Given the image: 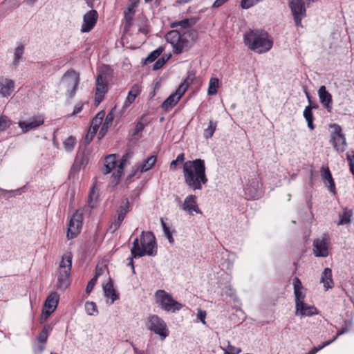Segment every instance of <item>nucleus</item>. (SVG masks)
I'll use <instances>...</instances> for the list:
<instances>
[{"mask_svg": "<svg viewBox=\"0 0 354 354\" xmlns=\"http://www.w3.org/2000/svg\"><path fill=\"white\" fill-rule=\"evenodd\" d=\"M72 259L73 254L71 252H68L62 256L57 273V283L56 286L58 290H64L70 284Z\"/></svg>", "mask_w": 354, "mask_h": 354, "instance_id": "nucleus-5", "label": "nucleus"}, {"mask_svg": "<svg viewBox=\"0 0 354 354\" xmlns=\"http://www.w3.org/2000/svg\"><path fill=\"white\" fill-rule=\"evenodd\" d=\"M333 343V341H326V342H324V343H322L321 345L318 346H315L313 347L310 351H308V353L309 354H315L317 353L318 351H319L320 350H322V348H324V347L330 345V344Z\"/></svg>", "mask_w": 354, "mask_h": 354, "instance_id": "nucleus-53", "label": "nucleus"}, {"mask_svg": "<svg viewBox=\"0 0 354 354\" xmlns=\"http://www.w3.org/2000/svg\"><path fill=\"white\" fill-rule=\"evenodd\" d=\"M289 3L292 15H306L304 0H290Z\"/></svg>", "mask_w": 354, "mask_h": 354, "instance_id": "nucleus-26", "label": "nucleus"}, {"mask_svg": "<svg viewBox=\"0 0 354 354\" xmlns=\"http://www.w3.org/2000/svg\"><path fill=\"white\" fill-rule=\"evenodd\" d=\"M195 79L196 71L194 70L188 71L186 79L180 85H184L186 91L188 86L194 82Z\"/></svg>", "mask_w": 354, "mask_h": 354, "instance_id": "nucleus-44", "label": "nucleus"}, {"mask_svg": "<svg viewBox=\"0 0 354 354\" xmlns=\"http://www.w3.org/2000/svg\"><path fill=\"white\" fill-rule=\"evenodd\" d=\"M303 115L307 122L308 127L311 130L314 129H315V126L313 124V119L314 118H313V112H312V106L310 105L306 106V108L304 111Z\"/></svg>", "mask_w": 354, "mask_h": 354, "instance_id": "nucleus-35", "label": "nucleus"}, {"mask_svg": "<svg viewBox=\"0 0 354 354\" xmlns=\"http://www.w3.org/2000/svg\"><path fill=\"white\" fill-rule=\"evenodd\" d=\"M293 286H294V294L295 296V304H299V301L304 302L305 295L301 292L303 286H302L301 281L298 278L294 279Z\"/></svg>", "mask_w": 354, "mask_h": 354, "instance_id": "nucleus-28", "label": "nucleus"}, {"mask_svg": "<svg viewBox=\"0 0 354 354\" xmlns=\"http://www.w3.org/2000/svg\"><path fill=\"white\" fill-rule=\"evenodd\" d=\"M342 328L346 330V332L354 330V323L352 319L344 320Z\"/></svg>", "mask_w": 354, "mask_h": 354, "instance_id": "nucleus-56", "label": "nucleus"}, {"mask_svg": "<svg viewBox=\"0 0 354 354\" xmlns=\"http://www.w3.org/2000/svg\"><path fill=\"white\" fill-rule=\"evenodd\" d=\"M353 216V211L348 207H345L343 209L342 213L339 215V221L338 222L339 225H344L349 224L351 222V218Z\"/></svg>", "mask_w": 354, "mask_h": 354, "instance_id": "nucleus-33", "label": "nucleus"}, {"mask_svg": "<svg viewBox=\"0 0 354 354\" xmlns=\"http://www.w3.org/2000/svg\"><path fill=\"white\" fill-rule=\"evenodd\" d=\"M10 120L7 117H0V131H5L10 126Z\"/></svg>", "mask_w": 354, "mask_h": 354, "instance_id": "nucleus-50", "label": "nucleus"}, {"mask_svg": "<svg viewBox=\"0 0 354 354\" xmlns=\"http://www.w3.org/2000/svg\"><path fill=\"white\" fill-rule=\"evenodd\" d=\"M136 98H134L131 95H129V94L128 93V95L127 96L124 102L123 109L129 107L134 102Z\"/></svg>", "mask_w": 354, "mask_h": 354, "instance_id": "nucleus-59", "label": "nucleus"}, {"mask_svg": "<svg viewBox=\"0 0 354 354\" xmlns=\"http://www.w3.org/2000/svg\"><path fill=\"white\" fill-rule=\"evenodd\" d=\"M183 169L185 183L190 189L201 190L203 185L207 183L204 160H187L184 162Z\"/></svg>", "mask_w": 354, "mask_h": 354, "instance_id": "nucleus-1", "label": "nucleus"}, {"mask_svg": "<svg viewBox=\"0 0 354 354\" xmlns=\"http://www.w3.org/2000/svg\"><path fill=\"white\" fill-rule=\"evenodd\" d=\"M262 184L258 177H254L249 179L245 187L244 188L245 194L251 199H258L261 197Z\"/></svg>", "mask_w": 354, "mask_h": 354, "instance_id": "nucleus-11", "label": "nucleus"}, {"mask_svg": "<svg viewBox=\"0 0 354 354\" xmlns=\"http://www.w3.org/2000/svg\"><path fill=\"white\" fill-rule=\"evenodd\" d=\"M140 86L138 84H134L129 91V95L133 96L134 98H136V97L140 94Z\"/></svg>", "mask_w": 354, "mask_h": 354, "instance_id": "nucleus-57", "label": "nucleus"}, {"mask_svg": "<svg viewBox=\"0 0 354 354\" xmlns=\"http://www.w3.org/2000/svg\"><path fill=\"white\" fill-rule=\"evenodd\" d=\"M295 25L297 27L301 26V20L306 17V15H293Z\"/></svg>", "mask_w": 354, "mask_h": 354, "instance_id": "nucleus-62", "label": "nucleus"}, {"mask_svg": "<svg viewBox=\"0 0 354 354\" xmlns=\"http://www.w3.org/2000/svg\"><path fill=\"white\" fill-rule=\"evenodd\" d=\"M24 52V46L23 45H19L15 49L14 52V57L12 64L15 66H18L21 58Z\"/></svg>", "mask_w": 354, "mask_h": 354, "instance_id": "nucleus-41", "label": "nucleus"}, {"mask_svg": "<svg viewBox=\"0 0 354 354\" xmlns=\"http://www.w3.org/2000/svg\"><path fill=\"white\" fill-rule=\"evenodd\" d=\"M75 145V138L73 136H69L64 142V147L66 151H71Z\"/></svg>", "mask_w": 354, "mask_h": 354, "instance_id": "nucleus-45", "label": "nucleus"}, {"mask_svg": "<svg viewBox=\"0 0 354 354\" xmlns=\"http://www.w3.org/2000/svg\"><path fill=\"white\" fill-rule=\"evenodd\" d=\"M15 82L8 78H4L0 80V96L2 97H8L15 91Z\"/></svg>", "mask_w": 354, "mask_h": 354, "instance_id": "nucleus-21", "label": "nucleus"}, {"mask_svg": "<svg viewBox=\"0 0 354 354\" xmlns=\"http://www.w3.org/2000/svg\"><path fill=\"white\" fill-rule=\"evenodd\" d=\"M98 19L97 12L93 8L87 12L83 17V23L81 27L82 32H90L95 26Z\"/></svg>", "mask_w": 354, "mask_h": 354, "instance_id": "nucleus-13", "label": "nucleus"}, {"mask_svg": "<svg viewBox=\"0 0 354 354\" xmlns=\"http://www.w3.org/2000/svg\"><path fill=\"white\" fill-rule=\"evenodd\" d=\"M82 107H83V104H81V103H77L75 107H74V109H73V113H71V115H75L77 113H79L80 112L82 111Z\"/></svg>", "mask_w": 354, "mask_h": 354, "instance_id": "nucleus-63", "label": "nucleus"}, {"mask_svg": "<svg viewBox=\"0 0 354 354\" xmlns=\"http://www.w3.org/2000/svg\"><path fill=\"white\" fill-rule=\"evenodd\" d=\"M156 162V156H151L145 160L144 162L140 164L138 169L141 173L146 172L151 169Z\"/></svg>", "mask_w": 354, "mask_h": 354, "instance_id": "nucleus-32", "label": "nucleus"}, {"mask_svg": "<svg viewBox=\"0 0 354 354\" xmlns=\"http://www.w3.org/2000/svg\"><path fill=\"white\" fill-rule=\"evenodd\" d=\"M105 115V112L104 111H100L92 120L91 127L95 128V130H97L100 125L102 124L103 119Z\"/></svg>", "mask_w": 354, "mask_h": 354, "instance_id": "nucleus-42", "label": "nucleus"}, {"mask_svg": "<svg viewBox=\"0 0 354 354\" xmlns=\"http://www.w3.org/2000/svg\"><path fill=\"white\" fill-rule=\"evenodd\" d=\"M129 201L128 198L122 201V203L117 210V215L125 218L127 212L129 211Z\"/></svg>", "mask_w": 354, "mask_h": 354, "instance_id": "nucleus-37", "label": "nucleus"}, {"mask_svg": "<svg viewBox=\"0 0 354 354\" xmlns=\"http://www.w3.org/2000/svg\"><path fill=\"white\" fill-rule=\"evenodd\" d=\"M107 91V80L106 77L100 72L99 73L96 79V100L97 99V104H100L102 101L104 95Z\"/></svg>", "mask_w": 354, "mask_h": 354, "instance_id": "nucleus-17", "label": "nucleus"}, {"mask_svg": "<svg viewBox=\"0 0 354 354\" xmlns=\"http://www.w3.org/2000/svg\"><path fill=\"white\" fill-rule=\"evenodd\" d=\"M198 37V32L193 29H189L183 32L173 30L166 35V40L173 47L174 54H181L188 50L194 44Z\"/></svg>", "mask_w": 354, "mask_h": 354, "instance_id": "nucleus-2", "label": "nucleus"}, {"mask_svg": "<svg viewBox=\"0 0 354 354\" xmlns=\"http://www.w3.org/2000/svg\"><path fill=\"white\" fill-rule=\"evenodd\" d=\"M53 328L49 324H45L37 336V340L41 344H46L47 342L48 337L50 332L52 331Z\"/></svg>", "mask_w": 354, "mask_h": 354, "instance_id": "nucleus-34", "label": "nucleus"}, {"mask_svg": "<svg viewBox=\"0 0 354 354\" xmlns=\"http://www.w3.org/2000/svg\"><path fill=\"white\" fill-rule=\"evenodd\" d=\"M139 2L140 0H129L127 8L124 12L125 19L124 32H128L132 26L135 9L138 7Z\"/></svg>", "mask_w": 354, "mask_h": 354, "instance_id": "nucleus-15", "label": "nucleus"}, {"mask_svg": "<svg viewBox=\"0 0 354 354\" xmlns=\"http://www.w3.org/2000/svg\"><path fill=\"white\" fill-rule=\"evenodd\" d=\"M113 119H114V114L113 113V111H111L106 115L104 122L102 124V127H101V129L100 130V132L98 134L99 139H101L102 138H103L105 136L110 124H111V123L113 122Z\"/></svg>", "mask_w": 354, "mask_h": 354, "instance_id": "nucleus-30", "label": "nucleus"}, {"mask_svg": "<svg viewBox=\"0 0 354 354\" xmlns=\"http://www.w3.org/2000/svg\"><path fill=\"white\" fill-rule=\"evenodd\" d=\"M131 253L136 259L145 255H156L157 248L156 237L153 233L151 232H142L140 238L134 239Z\"/></svg>", "mask_w": 354, "mask_h": 354, "instance_id": "nucleus-4", "label": "nucleus"}, {"mask_svg": "<svg viewBox=\"0 0 354 354\" xmlns=\"http://www.w3.org/2000/svg\"><path fill=\"white\" fill-rule=\"evenodd\" d=\"M318 95L320 102L328 112L330 113L333 109V99L331 94L326 90L325 86H321L318 90Z\"/></svg>", "mask_w": 354, "mask_h": 354, "instance_id": "nucleus-19", "label": "nucleus"}, {"mask_svg": "<svg viewBox=\"0 0 354 354\" xmlns=\"http://www.w3.org/2000/svg\"><path fill=\"white\" fill-rule=\"evenodd\" d=\"M164 48L162 46H159L158 48L151 52L148 56L146 57L145 63L149 64L154 62L163 52Z\"/></svg>", "mask_w": 354, "mask_h": 354, "instance_id": "nucleus-40", "label": "nucleus"}, {"mask_svg": "<svg viewBox=\"0 0 354 354\" xmlns=\"http://www.w3.org/2000/svg\"><path fill=\"white\" fill-rule=\"evenodd\" d=\"M328 236L324 234L321 239H317L313 242V251L315 257H326L328 255Z\"/></svg>", "mask_w": 354, "mask_h": 354, "instance_id": "nucleus-12", "label": "nucleus"}, {"mask_svg": "<svg viewBox=\"0 0 354 354\" xmlns=\"http://www.w3.org/2000/svg\"><path fill=\"white\" fill-rule=\"evenodd\" d=\"M330 127L333 129L330 142L337 151H344L347 143L345 135L342 133L341 127L337 124H332Z\"/></svg>", "mask_w": 354, "mask_h": 354, "instance_id": "nucleus-9", "label": "nucleus"}, {"mask_svg": "<svg viewBox=\"0 0 354 354\" xmlns=\"http://www.w3.org/2000/svg\"><path fill=\"white\" fill-rule=\"evenodd\" d=\"M97 130H95V128H92L90 127L89 130L86 135L85 136V142L86 145H88L93 139L94 136H95Z\"/></svg>", "mask_w": 354, "mask_h": 354, "instance_id": "nucleus-51", "label": "nucleus"}, {"mask_svg": "<svg viewBox=\"0 0 354 354\" xmlns=\"http://www.w3.org/2000/svg\"><path fill=\"white\" fill-rule=\"evenodd\" d=\"M85 310L88 315L95 316L98 314L97 305L93 301H86L85 303Z\"/></svg>", "mask_w": 354, "mask_h": 354, "instance_id": "nucleus-43", "label": "nucleus"}, {"mask_svg": "<svg viewBox=\"0 0 354 354\" xmlns=\"http://www.w3.org/2000/svg\"><path fill=\"white\" fill-rule=\"evenodd\" d=\"M99 277V274L96 273L95 276L88 282L86 288V292L87 294H90V292L93 290L94 286H95L97 278Z\"/></svg>", "mask_w": 354, "mask_h": 354, "instance_id": "nucleus-49", "label": "nucleus"}, {"mask_svg": "<svg viewBox=\"0 0 354 354\" xmlns=\"http://www.w3.org/2000/svg\"><path fill=\"white\" fill-rule=\"evenodd\" d=\"M117 162V157L115 154L107 156L104 158V165L102 168L104 174H109L115 167Z\"/></svg>", "mask_w": 354, "mask_h": 354, "instance_id": "nucleus-27", "label": "nucleus"}, {"mask_svg": "<svg viewBox=\"0 0 354 354\" xmlns=\"http://www.w3.org/2000/svg\"><path fill=\"white\" fill-rule=\"evenodd\" d=\"M196 21L193 19H185L181 21H174L171 24L172 28L180 26L183 29H186L195 24Z\"/></svg>", "mask_w": 354, "mask_h": 354, "instance_id": "nucleus-39", "label": "nucleus"}, {"mask_svg": "<svg viewBox=\"0 0 354 354\" xmlns=\"http://www.w3.org/2000/svg\"><path fill=\"white\" fill-rule=\"evenodd\" d=\"M321 176L324 185L333 194H336V187L331 172L328 167H322L321 169Z\"/></svg>", "mask_w": 354, "mask_h": 354, "instance_id": "nucleus-18", "label": "nucleus"}, {"mask_svg": "<svg viewBox=\"0 0 354 354\" xmlns=\"http://www.w3.org/2000/svg\"><path fill=\"white\" fill-rule=\"evenodd\" d=\"M219 86V81L216 77H212L209 82V86L207 89V94L213 95L217 93L218 88Z\"/></svg>", "mask_w": 354, "mask_h": 354, "instance_id": "nucleus-38", "label": "nucleus"}, {"mask_svg": "<svg viewBox=\"0 0 354 354\" xmlns=\"http://www.w3.org/2000/svg\"><path fill=\"white\" fill-rule=\"evenodd\" d=\"M124 219V218L117 215V218H115L114 221L111 223L109 227L112 233L115 232L118 229L120 228Z\"/></svg>", "mask_w": 354, "mask_h": 354, "instance_id": "nucleus-46", "label": "nucleus"}, {"mask_svg": "<svg viewBox=\"0 0 354 354\" xmlns=\"http://www.w3.org/2000/svg\"><path fill=\"white\" fill-rule=\"evenodd\" d=\"M103 291L104 296L106 298L111 299V301L110 304H113L117 299H119V295L114 289L111 281L108 282L103 286Z\"/></svg>", "mask_w": 354, "mask_h": 354, "instance_id": "nucleus-25", "label": "nucleus"}, {"mask_svg": "<svg viewBox=\"0 0 354 354\" xmlns=\"http://www.w3.org/2000/svg\"><path fill=\"white\" fill-rule=\"evenodd\" d=\"M244 42L252 50L261 54L270 50L273 41L269 38L268 33L263 30H250L244 35Z\"/></svg>", "mask_w": 354, "mask_h": 354, "instance_id": "nucleus-3", "label": "nucleus"}, {"mask_svg": "<svg viewBox=\"0 0 354 354\" xmlns=\"http://www.w3.org/2000/svg\"><path fill=\"white\" fill-rule=\"evenodd\" d=\"M235 255L232 253L225 251L221 253V261L219 266L223 270H231L233 267Z\"/></svg>", "mask_w": 354, "mask_h": 354, "instance_id": "nucleus-23", "label": "nucleus"}, {"mask_svg": "<svg viewBox=\"0 0 354 354\" xmlns=\"http://www.w3.org/2000/svg\"><path fill=\"white\" fill-rule=\"evenodd\" d=\"M80 74L75 71L71 69L64 73L62 82L66 87V95L68 98L72 99L74 97L80 84Z\"/></svg>", "mask_w": 354, "mask_h": 354, "instance_id": "nucleus-7", "label": "nucleus"}, {"mask_svg": "<svg viewBox=\"0 0 354 354\" xmlns=\"http://www.w3.org/2000/svg\"><path fill=\"white\" fill-rule=\"evenodd\" d=\"M145 128V125L141 122H138L136 124L135 131L133 135H138L139 133L142 132Z\"/></svg>", "mask_w": 354, "mask_h": 354, "instance_id": "nucleus-61", "label": "nucleus"}, {"mask_svg": "<svg viewBox=\"0 0 354 354\" xmlns=\"http://www.w3.org/2000/svg\"><path fill=\"white\" fill-rule=\"evenodd\" d=\"M95 189H96L95 186L93 185L90 190V193H89L88 198V204L92 208L95 207V203L94 200H95L97 198V194H96Z\"/></svg>", "mask_w": 354, "mask_h": 354, "instance_id": "nucleus-47", "label": "nucleus"}, {"mask_svg": "<svg viewBox=\"0 0 354 354\" xmlns=\"http://www.w3.org/2000/svg\"><path fill=\"white\" fill-rule=\"evenodd\" d=\"M147 328L155 334L158 335L162 340L169 335L166 322L156 315H149L147 319Z\"/></svg>", "mask_w": 354, "mask_h": 354, "instance_id": "nucleus-8", "label": "nucleus"}, {"mask_svg": "<svg viewBox=\"0 0 354 354\" xmlns=\"http://www.w3.org/2000/svg\"><path fill=\"white\" fill-rule=\"evenodd\" d=\"M228 0H216L213 5L212 8H216L221 7L222 5H223L225 2H227Z\"/></svg>", "mask_w": 354, "mask_h": 354, "instance_id": "nucleus-64", "label": "nucleus"}, {"mask_svg": "<svg viewBox=\"0 0 354 354\" xmlns=\"http://www.w3.org/2000/svg\"><path fill=\"white\" fill-rule=\"evenodd\" d=\"M185 93L184 85H179L175 93L170 95L162 104L161 107L165 111H169L173 108L180 100L183 95Z\"/></svg>", "mask_w": 354, "mask_h": 354, "instance_id": "nucleus-14", "label": "nucleus"}, {"mask_svg": "<svg viewBox=\"0 0 354 354\" xmlns=\"http://www.w3.org/2000/svg\"><path fill=\"white\" fill-rule=\"evenodd\" d=\"M216 127H217V122L210 120L209 121L207 127L204 129V131H203L204 138L206 139L211 138L213 136V135L216 129Z\"/></svg>", "mask_w": 354, "mask_h": 354, "instance_id": "nucleus-36", "label": "nucleus"}, {"mask_svg": "<svg viewBox=\"0 0 354 354\" xmlns=\"http://www.w3.org/2000/svg\"><path fill=\"white\" fill-rule=\"evenodd\" d=\"M132 156H133V152H131V151H127L122 156V158L120 159V164L118 165V170H117V174L116 175L114 174L115 179L116 180L117 182L119 180L120 178L122 176V174L123 172V169H124L125 164L132 157Z\"/></svg>", "mask_w": 354, "mask_h": 354, "instance_id": "nucleus-29", "label": "nucleus"}, {"mask_svg": "<svg viewBox=\"0 0 354 354\" xmlns=\"http://www.w3.org/2000/svg\"><path fill=\"white\" fill-rule=\"evenodd\" d=\"M83 213L77 210L71 216L67 227L66 237L73 239L78 236L82 227Z\"/></svg>", "mask_w": 354, "mask_h": 354, "instance_id": "nucleus-10", "label": "nucleus"}, {"mask_svg": "<svg viewBox=\"0 0 354 354\" xmlns=\"http://www.w3.org/2000/svg\"><path fill=\"white\" fill-rule=\"evenodd\" d=\"M347 160L348 162L350 171L354 176V151L348 152L346 154Z\"/></svg>", "mask_w": 354, "mask_h": 354, "instance_id": "nucleus-52", "label": "nucleus"}, {"mask_svg": "<svg viewBox=\"0 0 354 354\" xmlns=\"http://www.w3.org/2000/svg\"><path fill=\"white\" fill-rule=\"evenodd\" d=\"M170 56L165 57V55L162 57L159 58L153 64V69L154 71H157L160 68H161L167 62V61L169 59Z\"/></svg>", "mask_w": 354, "mask_h": 354, "instance_id": "nucleus-48", "label": "nucleus"}, {"mask_svg": "<svg viewBox=\"0 0 354 354\" xmlns=\"http://www.w3.org/2000/svg\"><path fill=\"white\" fill-rule=\"evenodd\" d=\"M44 122V118L41 115H37L30 118L28 121H19L18 126L21 128L22 132L25 133L41 126Z\"/></svg>", "mask_w": 354, "mask_h": 354, "instance_id": "nucleus-16", "label": "nucleus"}, {"mask_svg": "<svg viewBox=\"0 0 354 354\" xmlns=\"http://www.w3.org/2000/svg\"><path fill=\"white\" fill-rule=\"evenodd\" d=\"M161 225L164 231V233L167 236V239H169V241L171 243L173 241V237L171 235V233L169 230V228L167 226V224L165 223L162 218H161Z\"/></svg>", "mask_w": 354, "mask_h": 354, "instance_id": "nucleus-55", "label": "nucleus"}, {"mask_svg": "<svg viewBox=\"0 0 354 354\" xmlns=\"http://www.w3.org/2000/svg\"><path fill=\"white\" fill-rule=\"evenodd\" d=\"M227 351L229 352V354H239L241 352V349L231 345L228 343V346Z\"/></svg>", "mask_w": 354, "mask_h": 354, "instance_id": "nucleus-60", "label": "nucleus"}, {"mask_svg": "<svg viewBox=\"0 0 354 354\" xmlns=\"http://www.w3.org/2000/svg\"><path fill=\"white\" fill-rule=\"evenodd\" d=\"M320 282L323 283L326 290L332 288L334 286V282L332 278V270L330 268H326L322 273Z\"/></svg>", "mask_w": 354, "mask_h": 354, "instance_id": "nucleus-24", "label": "nucleus"}, {"mask_svg": "<svg viewBox=\"0 0 354 354\" xmlns=\"http://www.w3.org/2000/svg\"><path fill=\"white\" fill-rule=\"evenodd\" d=\"M59 302V295L57 292L51 293L46 298L44 303V308H50L55 310Z\"/></svg>", "mask_w": 354, "mask_h": 354, "instance_id": "nucleus-31", "label": "nucleus"}, {"mask_svg": "<svg viewBox=\"0 0 354 354\" xmlns=\"http://www.w3.org/2000/svg\"><path fill=\"white\" fill-rule=\"evenodd\" d=\"M259 0H241V6L243 9H249L254 6Z\"/></svg>", "mask_w": 354, "mask_h": 354, "instance_id": "nucleus-54", "label": "nucleus"}, {"mask_svg": "<svg viewBox=\"0 0 354 354\" xmlns=\"http://www.w3.org/2000/svg\"><path fill=\"white\" fill-rule=\"evenodd\" d=\"M205 317H206V312L201 308H198L197 312V318L199 319L203 324H205Z\"/></svg>", "mask_w": 354, "mask_h": 354, "instance_id": "nucleus-58", "label": "nucleus"}, {"mask_svg": "<svg viewBox=\"0 0 354 354\" xmlns=\"http://www.w3.org/2000/svg\"><path fill=\"white\" fill-rule=\"evenodd\" d=\"M183 209L187 212L189 214L192 215L193 212L201 214V211L198 207L196 196L195 195L187 196L183 203Z\"/></svg>", "mask_w": 354, "mask_h": 354, "instance_id": "nucleus-20", "label": "nucleus"}, {"mask_svg": "<svg viewBox=\"0 0 354 354\" xmlns=\"http://www.w3.org/2000/svg\"><path fill=\"white\" fill-rule=\"evenodd\" d=\"M155 299L162 309L167 312L176 313L183 308V304L174 300L172 295L164 290L155 292Z\"/></svg>", "mask_w": 354, "mask_h": 354, "instance_id": "nucleus-6", "label": "nucleus"}, {"mask_svg": "<svg viewBox=\"0 0 354 354\" xmlns=\"http://www.w3.org/2000/svg\"><path fill=\"white\" fill-rule=\"evenodd\" d=\"M296 314L301 316H312L318 314L317 309L314 306H308L304 302L296 304Z\"/></svg>", "mask_w": 354, "mask_h": 354, "instance_id": "nucleus-22", "label": "nucleus"}]
</instances>
